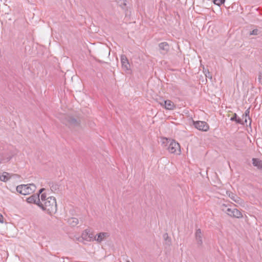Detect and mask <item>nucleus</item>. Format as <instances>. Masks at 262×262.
Instances as JSON below:
<instances>
[{
  "instance_id": "cd10ccee",
  "label": "nucleus",
  "mask_w": 262,
  "mask_h": 262,
  "mask_svg": "<svg viewBox=\"0 0 262 262\" xmlns=\"http://www.w3.org/2000/svg\"><path fill=\"white\" fill-rule=\"evenodd\" d=\"M118 2H119V3H120V6H121V7H123V6H124L123 5V1H118Z\"/></svg>"
},
{
  "instance_id": "7c9ffc66",
  "label": "nucleus",
  "mask_w": 262,
  "mask_h": 262,
  "mask_svg": "<svg viewBox=\"0 0 262 262\" xmlns=\"http://www.w3.org/2000/svg\"><path fill=\"white\" fill-rule=\"evenodd\" d=\"M126 262H130V261L128 260V261H127Z\"/></svg>"
},
{
  "instance_id": "4468645a",
  "label": "nucleus",
  "mask_w": 262,
  "mask_h": 262,
  "mask_svg": "<svg viewBox=\"0 0 262 262\" xmlns=\"http://www.w3.org/2000/svg\"><path fill=\"white\" fill-rule=\"evenodd\" d=\"M230 120L231 121H234L237 123L241 124H244L245 123H247V120L246 118L245 119L244 121H242L241 119H240L239 118H237V115H236V114H234L233 116L231 118Z\"/></svg>"
},
{
  "instance_id": "0eeeda50",
  "label": "nucleus",
  "mask_w": 262,
  "mask_h": 262,
  "mask_svg": "<svg viewBox=\"0 0 262 262\" xmlns=\"http://www.w3.org/2000/svg\"><path fill=\"white\" fill-rule=\"evenodd\" d=\"M193 124L195 127L200 130L206 132L209 128V125L205 121H198L194 122Z\"/></svg>"
},
{
  "instance_id": "6ab92c4d",
  "label": "nucleus",
  "mask_w": 262,
  "mask_h": 262,
  "mask_svg": "<svg viewBox=\"0 0 262 262\" xmlns=\"http://www.w3.org/2000/svg\"><path fill=\"white\" fill-rule=\"evenodd\" d=\"M229 196L232 199V200H233L234 202L236 203H238L239 201H241V200L239 198L236 196H234L233 194H232L231 196H230V195H229Z\"/></svg>"
},
{
  "instance_id": "a878e982",
  "label": "nucleus",
  "mask_w": 262,
  "mask_h": 262,
  "mask_svg": "<svg viewBox=\"0 0 262 262\" xmlns=\"http://www.w3.org/2000/svg\"><path fill=\"white\" fill-rule=\"evenodd\" d=\"M92 237H93L92 234L88 233V239L90 238V239H91Z\"/></svg>"
},
{
  "instance_id": "aec40b11",
  "label": "nucleus",
  "mask_w": 262,
  "mask_h": 262,
  "mask_svg": "<svg viewBox=\"0 0 262 262\" xmlns=\"http://www.w3.org/2000/svg\"><path fill=\"white\" fill-rule=\"evenodd\" d=\"M46 195L45 193H42L40 195V203H44L47 201Z\"/></svg>"
},
{
  "instance_id": "f03ea898",
  "label": "nucleus",
  "mask_w": 262,
  "mask_h": 262,
  "mask_svg": "<svg viewBox=\"0 0 262 262\" xmlns=\"http://www.w3.org/2000/svg\"><path fill=\"white\" fill-rule=\"evenodd\" d=\"M62 122L70 128H74L80 126L79 119L75 118L71 116L64 115L62 120Z\"/></svg>"
},
{
  "instance_id": "393cba45",
  "label": "nucleus",
  "mask_w": 262,
  "mask_h": 262,
  "mask_svg": "<svg viewBox=\"0 0 262 262\" xmlns=\"http://www.w3.org/2000/svg\"><path fill=\"white\" fill-rule=\"evenodd\" d=\"M4 222V221L3 216L2 215L1 213H0V223H3Z\"/></svg>"
},
{
  "instance_id": "a211bd4d",
  "label": "nucleus",
  "mask_w": 262,
  "mask_h": 262,
  "mask_svg": "<svg viewBox=\"0 0 262 262\" xmlns=\"http://www.w3.org/2000/svg\"><path fill=\"white\" fill-rule=\"evenodd\" d=\"M225 0H213L214 4L220 6L221 5L224 4Z\"/></svg>"
},
{
  "instance_id": "20e7f679",
  "label": "nucleus",
  "mask_w": 262,
  "mask_h": 262,
  "mask_svg": "<svg viewBox=\"0 0 262 262\" xmlns=\"http://www.w3.org/2000/svg\"><path fill=\"white\" fill-rule=\"evenodd\" d=\"M166 142L167 143H169L170 142L169 144L168 145L167 147V150L171 154H176L178 155L180 154L181 153V149H180V146L179 144L176 142L174 140H169L168 139H165Z\"/></svg>"
},
{
  "instance_id": "4be33fe9",
  "label": "nucleus",
  "mask_w": 262,
  "mask_h": 262,
  "mask_svg": "<svg viewBox=\"0 0 262 262\" xmlns=\"http://www.w3.org/2000/svg\"><path fill=\"white\" fill-rule=\"evenodd\" d=\"M258 81L259 83L262 85V72H259L258 76Z\"/></svg>"
},
{
  "instance_id": "7ed1b4c3",
  "label": "nucleus",
  "mask_w": 262,
  "mask_h": 262,
  "mask_svg": "<svg viewBox=\"0 0 262 262\" xmlns=\"http://www.w3.org/2000/svg\"><path fill=\"white\" fill-rule=\"evenodd\" d=\"M36 189V186L34 184L27 185H20L16 187L17 191L23 195H27L33 192Z\"/></svg>"
},
{
  "instance_id": "ddd939ff",
  "label": "nucleus",
  "mask_w": 262,
  "mask_h": 262,
  "mask_svg": "<svg viewBox=\"0 0 262 262\" xmlns=\"http://www.w3.org/2000/svg\"><path fill=\"white\" fill-rule=\"evenodd\" d=\"M252 164L254 166L259 169H262V161L257 158L252 159Z\"/></svg>"
},
{
  "instance_id": "5701e85b",
  "label": "nucleus",
  "mask_w": 262,
  "mask_h": 262,
  "mask_svg": "<svg viewBox=\"0 0 262 262\" xmlns=\"http://www.w3.org/2000/svg\"><path fill=\"white\" fill-rule=\"evenodd\" d=\"M88 232H87V231L85 230V232L82 233V237L83 239H88Z\"/></svg>"
},
{
  "instance_id": "9b49d317",
  "label": "nucleus",
  "mask_w": 262,
  "mask_h": 262,
  "mask_svg": "<svg viewBox=\"0 0 262 262\" xmlns=\"http://www.w3.org/2000/svg\"><path fill=\"white\" fill-rule=\"evenodd\" d=\"M108 236V233L101 232L99 234H96V236L95 237V240H96L98 243H101Z\"/></svg>"
},
{
  "instance_id": "f257e3e1",
  "label": "nucleus",
  "mask_w": 262,
  "mask_h": 262,
  "mask_svg": "<svg viewBox=\"0 0 262 262\" xmlns=\"http://www.w3.org/2000/svg\"><path fill=\"white\" fill-rule=\"evenodd\" d=\"M39 207L47 213L52 215L57 211L56 199L53 196H49L44 203H40Z\"/></svg>"
},
{
  "instance_id": "f3484780",
  "label": "nucleus",
  "mask_w": 262,
  "mask_h": 262,
  "mask_svg": "<svg viewBox=\"0 0 262 262\" xmlns=\"http://www.w3.org/2000/svg\"><path fill=\"white\" fill-rule=\"evenodd\" d=\"M261 33V31L258 29H255L250 32V35H257Z\"/></svg>"
},
{
  "instance_id": "b1692460",
  "label": "nucleus",
  "mask_w": 262,
  "mask_h": 262,
  "mask_svg": "<svg viewBox=\"0 0 262 262\" xmlns=\"http://www.w3.org/2000/svg\"><path fill=\"white\" fill-rule=\"evenodd\" d=\"M163 237L164 238V239H165V240L166 241H168V242H170V239H169V238L168 237V235L167 233L164 234Z\"/></svg>"
},
{
  "instance_id": "412c9836",
  "label": "nucleus",
  "mask_w": 262,
  "mask_h": 262,
  "mask_svg": "<svg viewBox=\"0 0 262 262\" xmlns=\"http://www.w3.org/2000/svg\"><path fill=\"white\" fill-rule=\"evenodd\" d=\"M249 114H250V108H248L246 111L245 112V113L243 115V117H248L249 119H250L249 117Z\"/></svg>"
},
{
  "instance_id": "c85d7f7f",
  "label": "nucleus",
  "mask_w": 262,
  "mask_h": 262,
  "mask_svg": "<svg viewBox=\"0 0 262 262\" xmlns=\"http://www.w3.org/2000/svg\"><path fill=\"white\" fill-rule=\"evenodd\" d=\"M207 73H208V75H209V72L208 71H207Z\"/></svg>"
},
{
  "instance_id": "dca6fc26",
  "label": "nucleus",
  "mask_w": 262,
  "mask_h": 262,
  "mask_svg": "<svg viewBox=\"0 0 262 262\" xmlns=\"http://www.w3.org/2000/svg\"><path fill=\"white\" fill-rule=\"evenodd\" d=\"M10 173L7 172H4L2 175L0 176V180L3 182H7L10 178Z\"/></svg>"
},
{
  "instance_id": "2eb2a0df",
  "label": "nucleus",
  "mask_w": 262,
  "mask_h": 262,
  "mask_svg": "<svg viewBox=\"0 0 262 262\" xmlns=\"http://www.w3.org/2000/svg\"><path fill=\"white\" fill-rule=\"evenodd\" d=\"M68 223L70 226L75 227L78 224L79 221L76 217H71L68 219Z\"/></svg>"
},
{
  "instance_id": "6e6552de",
  "label": "nucleus",
  "mask_w": 262,
  "mask_h": 262,
  "mask_svg": "<svg viewBox=\"0 0 262 262\" xmlns=\"http://www.w3.org/2000/svg\"><path fill=\"white\" fill-rule=\"evenodd\" d=\"M27 201L29 203H34L39 206L40 204V200L39 198V194H33L27 199Z\"/></svg>"
},
{
  "instance_id": "c756f323",
  "label": "nucleus",
  "mask_w": 262,
  "mask_h": 262,
  "mask_svg": "<svg viewBox=\"0 0 262 262\" xmlns=\"http://www.w3.org/2000/svg\"><path fill=\"white\" fill-rule=\"evenodd\" d=\"M161 105H163V104L162 103H161Z\"/></svg>"
},
{
  "instance_id": "423d86ee",
  "label": "nucleus",
  "mask_w": 262,
  "mask_h": 262,
  "mask_svg": "<svg viewBox=\"0 0 262 262\" xmlns=\"http://www.w3.org/2000/svg\"><path fill=\"white\" fill-rule=\"evenodd\" d=\"M121 62L122 64V69L127 73H129L131 71L130 66L128 60L125 55H121Z\"/></svg>"
},
{
  "instance_id": "bb28decb",
  "label": "nucleus",
  "mask_w": 262,
  "mask_h": 262,
  "mask_svg": "<svg viewBox=\"0 0 262 262\" xmlns=\"http://www.w3.org/2000/svg\"><path fill=\"white\" fill-rule=\"evenodd\" d=\"M45 190L44 188H41L39 190V192L37 194H38L39 195L42 193V192Z\"/></svg>"
},
{
  "instance_id": "f8f14e48",
  "label": "nucleus",
  "mask_w": 262,
  "mask_h": 262,
  "mask_svg": "<svg viewBox=\"0 0 262 262\" xmlns=\"http://www.w3.org/2000/svg\"><path fill=\"white\" fill-rule=\"evenodd\" d=\"M165 108L166 110H172L174 108V104L173 102L169 100L164 101Z\"/></svg>"
},
{
  "instance_id": "1a4fd4ad",
  "label": "nucleus",
  "mask_w": 262,
  "mask_h": 262,
  "mask_svg": "<svg viewBox=\"0 0 262 262\" xmlns=\"http://www.w3.org/2000/svg\"><path fill=\"white\" fill-rule=\"evenodd\" d=\"M160 53L162 54H166L169 50V46L166 42H161L159 44Z\"/></svg>"
},
{
  "instance_id": "9d476101",
  "label": "nucleus",
  "mask_w": 262,
  "mask_h": 262,
  "mask_svg": "<svg viewBox=\"0 0 262 262\" xmlns=\"http://www.w3.org/2000/svg\"><path fill=\"white\" fill-rule=\"evenodd\" d=\"M195 239L197 243V244L199 247L202 246L203 245V241H202V234L201 232V230L200 229H198L196 230V232L195 233Z\"/></svg>"
},
{
  "instance_id": "39448f33",
  "label": "nucleus",
  "mask_w": 262,
  "mask_h": 262,
  "mask_svg": "<svg viewBox=\"0 0 262 262\" xmlns=\"http://www.w3.org/2000/svg\"><path fill=\"white\" fill-rule=\"evenodd\" d=\"M222 210L231 217L241 218L243 216L242 213L236 208H228L226 209L223 208Z\"/></svg>"
}]
</instances>
